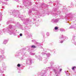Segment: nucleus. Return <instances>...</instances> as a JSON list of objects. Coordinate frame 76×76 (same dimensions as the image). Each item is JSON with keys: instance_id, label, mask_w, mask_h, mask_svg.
I'll list each match as a JSON object with an SVG mask.
<instances>
[{"instance_id": "46", "label": "nucleus", "mask_w": 76, "mask_h": 76, "mask_svg": "<svg viewBox=\"0 0 76 76\" xmlns=\"http://www.w3.org/2000/svg\"><path fill=\"white\" fill-rule=\"evenodd\" d=\"M42 4V6H44V4Z\"/></svg>"}, {"instance_id": "38", "label": "nucleus", "mask_w": 76, "mask_h": 76, "mask_svg": "<svg viewBox=\"0 0 76 76\" xmlns=\"http://www.w3.org/2000/svg\"><path fill=\"white\" fill-rule=\"evenodd\" d=\"M73 28V26H71L69 28V29H72Z\"/></svg>"}, {"instance_id": "54", "label": "nucleus", "mask_w": 76, "mask_h": 76, "mask_svg": "<svg viewBox=\"0 0 76 76\" xmlns=\"http://www.w3.org/2000/svg\"><path fill=\"white\" fill-rule=\"evenodd\" d=\"M34 20H36L35 19H34Z\"/></svg>"}, {"instance_id": "49", "label": "nucleus", "mask_w": 76, "mask_h": 76, "mask_svg": "<svg viewBox=\"0 0 76 76\" xmlns=\"http://www.w3.org/2000/svg\"><path fill=\"white\" fill-rule=\"evenodd\" d=\"M25 33H26V34H27V33H28L26 32V31H25Z\"/></svg>"}, {"instance_id": "61", "label": "nucleus", "mask_w": 76, "mask_h": 76, "mask_svg": "<svg viewBox=\"0 0 76 76\" xmlns=\"http://www.w3.org/2000/svg\"><path fill=\"white\" fill-rule=\"evenodd\" d=\"M56 76H58V75H56Z\"/></svg>"}, {"instance_id": "37", "label": "nucleus", "mask_w": 76, "mask_h": 76, "mask_svg": "<svg viewBox=\"0 0 76 76\" xmlns=\"http://www.w3.org/2000/svg\"><path fill=\"white\" fill-rule=\"evenodd\" d=\"M42 56H44V55L45 54V53H44V52H43L42 53Z\"/></svg>"}, {"instance_id": "40", "label": "nucleus", "mask_w": 76, "mask_h": 76, "mask_svg": "<svg viewBox=\"0 0 76 76\" xmlns=\"http://www.w3.org/2000/svg\"><path fill=\"white\" fill-rule=\"evenodd\" d=\"M20 37H22V33L20 34Z\"/></svg>"}, {"instance_id": "2", "label": "nucleus", "mask_w": 76, "mask_h": 76, "mask_svg": "<svg viewBox=\"0 0 76 76\" xmlns=\"http://www.w3.org/2000/svg\"><path fill=\"white\" fill-rule=\"evenodd\" d=\"M23 4L24 6L26 7V6H29L32 5V2L30 1H28L25 0L23 1Z\"/></svg>"}, {"instance_id": "24", "label": "nucleus", "mask_w": 76, "mask_h": 76, "mask_svg": "<svg viewBox=\"0 0 76 76\" xmlns=\"http://www.w3.org/2000/svg\"><path fill=\"white\" fill-rule=\"evenodd\" d=\"M23 56H24V55H23L22 57L20 58V60H23L24 59V57H23Z\"/></svg>"}, {"instance_id": "13", "label": "nucleus", "mask_w": 76, "mask_h": 76, "mask_svg": "<svg viewBox=\"0 0 76 76\" xmlns=\"http://www.w3.org/2000/svg\"><path fill=\"white\" fill-rule=\"evenodd\" d=\"M61 13V12H60V11H59L58 12V14H54V13H52V15H53L54 16H58V14H60Z\"/></svg>"}, {"instance_id": "20", "label": "nucleus", "mask_w": 76, "mask_h": 76, "mask_svg": "<svg viewBox=\"0 0 76 76\" xmlns=\"http://www.w3.org/2000/svg\"><path fill=\"white\" fill-rule=\"evenodd\" d=\"M12 23V22H11V21H8L6 23L7 25H8V24H9V23Z\"/></svg>"}, {"instance_id": "32", "label": "nucleus", "mask_w": 76, "mask_h": 76, "mask_svg": "<svg viewBox=\"0 0 76 76\" xmlns=\"http://www.w3.org/2000/svg\"><path fill=\"white\" fill-rule=\"evenodd\" d=\"M32 13V11L30 10L28 12V14H29V13Z\"/></svg>"}, {"instance_id": "33", "label": "nucleus", "mask_w": 76, "mask_h": 76, "mask_svg": "<svg viewBox=\"0 0 76 76\" xmlns=\"http://www.w3.org/2000/svg\"><path fill=\"white\" fill-rule=\"evenodd\" d=\"M61 39V40H63V41H61L60 42L61 43H63V41H64L63 40V39Z\"/></svg>"}, {"instance_id": "34", "label": "nucleus", "mask_w": 76, "mask_h": 76, "mask_svg": "<svg viewBox=\"0 0 76 76\" xmlns=\"http://www.w3.org/2000/svg\"><path fill=\"white\" fill-rule=\"evenodd\" d=\"M19 54H20V53H17L16 56H19Z\"/></svg>"}, {"instance_id": "18", "label": "nucleus", "mask_w": 76, "mask_h": 76, "mask_svg": "<svg viewBox=\"0 0 76 76\" xmlns=\"http://www.w3.org/2000/svg\"><path fill=\"white\" fill-rule=\"evenodd\" d=\"M7 40H5L3 42V44H7Z\"/></svg>"}, {"instance_id": "31", "label": "nucleus", "mask_w": 76, "mask_h": 76, "mask_svg": "<svg viewBox=\"0 0 76 76\" xmlns=\"http://www.w3.org/2000/svg\"><path fill=\"white\" fill-rule=\"evenodd\" d=\"M46 35L48 36H49V35H50V34H49V33L47 32L46 33Z\"/></svg>"}, {"instance_id": "29", "label": "nucleus", "mask_w": 76, "mask_h": 76, "mask_svg": "<svg viewBox=\"0 0 76 76\" xmlns=\"http://www.w3.org/2000/svg\"><path fill=\"white\" fill-rule=\"evenodd\" d=\"M58 29V27H55V30H57Z\"/></svg>"}, {"instance_id": "52", "label": "nucleus", "mask_w": 76, "mask_h": 76, "mask_svg": "<svg viewBox=\"0 0 76 76\" xmlns=\"http://www.w3.org/2000/svg\"><path fill=\"white\" fill-rule=\"evenodd\" d=\"M20 8H21V7H22V6H20Z\"/></svg>"}, {"instance_id": "43", "label": "nucleus", "mask_w": 76, "mask_h": 76, "mask_svg": "<svg viewBox=\"0 0 76 76\" xmlns=\"http://www.w3.org/2000/svg\"><path fill=\"white\" fill-rule=\"evenodd\" d=\"M75 38V36H73V39H74V38Z\"/></svg>"}, {"instance_id": "11", "label": "nucleus", "mask_w": 76, "mask_h": 76, "mask_svg": "<svg viewBox=\"0 0 76 76\" xmlns=\"http://www.w3.org/2000/svg\"><path fill=\"white\" fill-rule=\"evenodd\" d=\"M32 42H35V44H36L37 45V46H39L41 45V44L39 43L36 42V40H32Z\"/></svg>"}, {"instance_id": "45", "label": "nucleus", "mask_w": 76, "mask_h": 76, "mask_svg": "<svg viewBox=\"0 0 76 76\" xmlns=\"http://www.w3.org/2000/svg\"><path fill=\"white\" fill-rule=\"evenodd\" d=\"M62 18H61V19H63V16H61Z\"/></svg>"}, {"instance_id": "60", "label": "nucleus", "mask_w": 76, "mask_h": 76, "mask_svg": "<svg viewBox=\"0 0 76 76\" xmlns=\"http://www.w3.org/2000/svg\"><path fill=\"white\" fill-rule=\"evenodd\" d=\"M1 76H2V75H1Z\"/></svg>"}, {"instance_id": "5", "label": "nucleus", "mask_w": 76, "mask_h": 76, "mask_svg": "<svg viewBox=\"0 0 76 76\" xmlns=\"http://www.w3.org/2000/svg\"><path fill=\"white\" fill-rule=\"evenodd\" d=\"M32 61V60L31 58L27 59L26 61V64H29V65L31 64Z\"/></svg>"}, {"instance_id": "4", "label": "nucleus", "mask_w": 76, "mask_h": 76, "mask_svg": "<svg viewBox=\"0 0 76 76\" xmlns=\"http://www.w3.org/2000/svg\"><path fill=\"white\" fill-rule=\"evenodd\" d=\"M22 21L23 22V23L26 25L28 24V23H29L30 22H31V20L29 18H27L26 20H23Z\"/></svg>"}, {"instance_id": "22", "label": "nucleus", "mask_w": 76, "mask_h": 76, "mask_svg": "<svg viewBox=\"0 0 76 76\" xmlns=\"http://www.w3.org/2000/svg\"><path fill=\"white\" fill-rule=\"evenodd\" d=\"M30 54L31 56H34L35 54V53H32V52H30Z\"/></svg>"}, {"instance_id": "35", "label": "nucleus", "mask_w": 76, "mask_h": 76, "mask_svg": "<svg viewBox=\"0 0 76 76\" xmlns=\"http://www.w3.org/2000/svg\"><path fill=\"white\" fill-rule=\"evenodd\" d=\"M3 72H3V71H2V70L0 69V73H3Z\"/></svg>"}, {"instance_id": "19", "label": "nucleus", "mask_w": 76, "mask_h": 76, "mask_svg": "<svg viewBox=\"0 0 76 76\" xmlns=\"http://www.w3.org/2000/svg\"><path fill=\"white\" fill-rule=\"evenodd\" d=\"M47 59L45 58H44V62L45 63H46L47 62L48 60Z\"/></svg>"}, {"instance_id": "44", "label": "nucleus", "mask_w": 76, "mask_h": 76, "mask_svg": "<svg viewBox=\"0 0 76 76\" xmlns=\"http://www.w3.org/2000/svg\"><path fill=\"white\" fill-rule=\"evenodd\" d=\"M35 57L36 58H38V56H37V55H35Z\"/></svg>"}, {"instance_id": "41", "label": "nucleus", "mask_w": 76, "mask_h": 76, "mask_svg": "<svg viewBox=\"0 0 76 76\" xmlns=\"http://www.w3.org/2000/svg\"><path fill=\"white\" fill-rule=\"evenodd\" d=\"M57 9L56 8L55 9L54 11L55 12H56V11H57Z\"/></svg>"}, {"instance_id": "47", "label": "nucleus", "mask_w": 76, "mask_h": 76, "mask_svg": "<svg viewBox=\"0 0 76 76\" xmlns=\"http://www.w3.org/2000/svg\"><path fill=\"white\" fill-rule=\"evenodd\" d=\"M14 0V1H18V0Z\"/></svg>"}, {"instance_id": "64", "label": "nucleus", "mask_w": 76, "mask_h": 76, "mask_svg": "<svg viewBox=\"0 0 76 76\" xmlns=\"http://www.w3.org/2000/svg\"><path fill=\"white\" fill-rule=\"evenodd\" d=\"M20 18H22V17H20Z\"/></svg>"}, {"instance_id": "12", "label": "nucleus", "mask_w": 76, "mask_h": 76, "mask_svg": "<svg viewBox=\"0 0 76 76\" xmlns=\"http://www.w3.org/2000/svg\"><path fill=\"white\" fill-rule=\"evenodd\" d=\"M67 17H69L71 16L70 18L71 19L72 18H73V17L72 16V13H70L69 14H68L67 15H66Z\"/></svg>"}, {"instance_id": "1", "label": "nucleus", "mask_w": 76, "mask_h": 76, "mask_svg": "<svg viewBox=\"0 0 76 76\" xmlns=\"http://www.w3.org/2000/svg\"><path fill=\"white\" fill-rule=\"evenodd\" d=\"M10 29V31H7L8 33H9L10 35H12L13 34L14 36L16 35V33L15 32V27L13 26H12L11 25H9V28Z\"/></svg>"}, {"instance_id": "6", "label": "nucleus", "mask_w": 76, "mask_h": 76, "mask_svg": "<svg viewBox=\"0 0 76 76\" xmlns=\"http://www.w3.org/2000/svg\"><path fill=\"white\" fill-rule=\"evenodd\" d=\"M11 12H12V11H11L10 12V15H13V16H14L15 17V16H18V17H19V15H18V12H16V11H14L12 13Z\"/></svg>"}, {"instance_id": "55", "label": "nucleus", "mask_w": 76, "mask_h": 76, "mask_svg": "<svg viewBox=\"0 0 76 76\" xmlns=\"http://www.w3.org/2000/svg\"><path fill=\"white\" fill-rule=\"evenodd\" d=\"M33 11H35L34 10H32Z\"/></svg>"}, {"instance_id": "16", "label": "nucleus", "mask_w": 76, "mask_h": 76, "mask_svg": "<svg viewBox=\"0 0 76 76\" xmlns=\"http://www.w3.org/2000/svg\"><path fill=\"white\" fill-rule=\"evenodd\" d=\"M65 72L67 76H69V72H68V71H65Z\"/></svg>"}, {"instance_id": "56", "label": "nucleus", "mask_w": 76, "mask_h": 76, "mask_svg": "<svg viewBox=\"0 0 76 76\" xmlns=\"http://www.w3.org/2000/svg\"><path fill=\"white\" fill-rule=\"evenodd\" d=\"M69 7L70 8V7H70V6H69Z\"/></svg>"}, {"instance_id": "10", "label": "nucleus", "mask_w": 76, "mask_h": 76, "mask_svg": "<svg viewBox=\"0 0 76 76\" xmlns=\"http://www.w3.org/2000/svg\"><path fill=\"white\" fill-rule=\"evenodd\" d=\"M46 73V71H45V70H43L41 71L40 75L41 76H45V74Z\"/></svg>"}, {"instance_id": "26", "label": "nucleus", "mask_w": 76, "mask_h": 76, "mask_svg": "<svg viewBox=\"0 0 76 76\" xmlns=\"http://www.w3.org/2000/svg\"><path fill=\"white\" fill-rule=\"evenodd\" d=\"M31 48H36L37 47L35 45H32L31 46Z\"/></svg>"}, {"instance_id": "9", "label": "nucleus", "mask_w": 76, "mask_h": 76, "mask_svg": "<svg viewBox=\"0 0 76 76\" xmlns=\"http://www.w3.org/2000/svg\"><path fill=\"white\" fill-rule=\"evenodd\" d=\"M59 19H53L52 20L51 22L52 23H57L59 21Z\"/></svg>"}, {"instance_id": "39", "label": "nucleus", "mask_w": 76, "mask_h": 76, "mask_svg": "<svg viewBox=\"0 0 76 76\" xmlns=\"http://www.w3.org/2000/svg\"><path fill=\"white\" fill-rule=\"evenodd\" d=\"M3 58H4V59L6 58V56H3Z\"/></svg>"}, {"instance_id": "30", "label": "nucleus", "mask_w": 76, "mask_h": 76, "mask_svg": "<svg viewBox=\"0 0 76 76\" xmlns=\"http://www.w3.org/2000/svg\"><path fill=\"white\" fill-rule=\"evenodd\" d=\"M76 68V67L75 66H74L72 68V70H74V69H75Z\"/></svg>"}, {"instance_id": "27", "label": "nucleus", "mask_w": 76, "mask_h": 76, "mask_svg": "<svg viewBox=\"0 0 76 76\" xmlns=\"http://www.w3.org/2000/svg\"><path fill=\"white\" fill-rule=\"evenodd\" d=\"M1 3H2L3 4H7V2H1Z\"/></svg>"}, {"instance_id": "23", "label": "nucleus", "mask_w": 76, "mask_h": 76, "mask_svg": "<svg viewBox=\"0 0 76 76\" xmlns=\"http://www.w3.org/2000/svg\"><path fill=\"white\" fill-rule=\"evenodd\" d=\"M46 55L48 57H50V54L49 53H47L46 54Z\"/></svg>"}, {"instance_id": "63", "label": "nucleus", "mask_w": 76, "mask_h": 76, "mask_svg": "<svg viewBox=\"0 0 76 76\" xmlns=\"http://www.w3.org/2000/svg\"><path fill=\"white\" fill-rule=\"evenodd\" d=\"M73 16H75V15H73Z\"/></svg>"}, {"instance_id": "53", "label": "nucleus", "mask_w": 76, "mask_h": 76, "mask_svg": "<svg viewBox=\"0 0 76 76\" xmlns=\"http://www.w3.org/2000/svg\"><path fill=\"white\" fill-rule=\"evenodd\" d=\"M29 37H31V34L30 35H29Z\"/></svg>"}, {"instance_id": "17", "label": "nucleus", "mask_w": 76, "mask_h": 76, "mask_svg": "<svg viewBox=\"0 0 76 76\" xmlns=\"http://www.w3.org/2000/svg\"><path fill=\"white\" fill-rule=\"evenodd\" d=\"M72 42L73 44H74L75 45H76V42L75 41V40L74 39H73L72 40Z\"/></svg>"}, {"instance_id": "62", "label": "nucleus", "mask_w": 76, "mask_h": 76, "mask_svg": "<svg viewBox=\"0 0 76 76\" xmlns=\"http://www.w3.org/2000/svg\"><path fill=\"white\" fill-rule=\"evenodd\" d=\"M23 50H25V49H23Z\"/></svg>"}, {"instance_id": "3", "label": "nucleus", "mask_w": 76, "mask_h": 76, "mask_svg": "<svg viewBox=\"0 0 76 76\" xmlns=\"http://www.w3.org/2000/svg\"><path fill=\"white\" fill-rule=\"evenodd\" d=\"M62 71V69H60L59 70V71L58 72V69H54L53 71L55 73L56 76L58 75V76H59V74L60 73V72Z\"/></svg>"}, {"instance_id": "36", "label": "nucleus", "mask_w": 76, "mask_h": 76, "mask_svg": "<svg viewBox=\"0 0 76 76\" xmlns=\"http://www.w3.org/2000/svg\"><path fill=\"white\" fill-rule=\"evenodd\" d=\"M17 66L18 67H20V64H18L17 65Z\"/></svg>"}, {"instance_id": "50", "label": "nucleus", "mask_w": 76, "mask_h": 76, "mask_svg": "<svg viewBox=\"0 0 76 76\" xmlns=\"http://www.w3.org/2000/svg\"><path fill=\"white\" fill-rule=\"evenodd\" d=\"M1 57H2V56L1 55H0V58Z\"/></svg>"}, {"instance_id": "21", "label": "nucleus", "mask_w": 76, "mask_h": 76, "mask_svg": "<svg viewBox=\"0 0 76 76\" xmlns=\"http://www.w3.org/2000/svg\"><path fill=\"white\" fill-rule=\"evenodd\" d=\"M6 29H7V30H8V28H3V29H2V31L3 32H5V31H6Z\"/></svg>"}, {"instance_id": "7", "label": "nucleus", "mask_w": 76, "mask_h": 76, "mask_svg": "<svg viewBox=\"0 0 76 76\" xmlns=\"http://www.w3.org/2000/svg\"><path fill=\"white\" fill-rule=\"evenodd\" d=\"M54 62H50V64L51 65V67H48L47 68L46 71V72H47V71L48 72V71H50V69H51V68H53V66H52V65H53V64H54Z\"/></svg>"}, {"instance_id": "28", "label": "nucleus", "mask_w": 76, "mask_h": 76, "mask_svg": "<svg viewBox=\"0 0 76 76\" xmlns=\"http://www.w3.org/2000/svg\"><path fill=\"white\" fill-rule=\"evenodd\" d=\"M60 31H64V29L63 28H61L60 29Z\"/></svg>"}, {"instance_id": "25", "label": "nucleus", "mask_w": 76, "mask_h": 76, "mask_svg": "<svg viewBox=\"0 0 76 76\" xmlns=\"http://www.w3.org/2000/svg\"><path fill=\"white\" fill-rule=\"evenodd\" d=\"M0 50L2 54H4V50H2L1 49H0Z\"/></svg>"}, {"instance_id": "59", "label": "nucleus", "mask_w": 76, "mask_h": 76, "mask_svg": "<svg viewBox=\"0 0 76 76\" xmlns=\"http://www.w3.org/2000/svg\"><path fill=\"white\" fill-rule=\"evenodd\" d=\"M36 26H38L37 25H36Z\"/></svg>"}, {"instance_id": "57", "label": "nucleus", "mask_w": 76, "mask_h": 76, "mask_svg": "<svg viewBox=\"0 0 76 76\" xmlns=\"http://www.w3.org/2000/svg\"><path fill=\"white\" fill-rule=\"evenodd\" d=\"M43 37H44V35H43Z\"/></svg>"}, {"instance_id": "8", "label": "nucleus", "mask_w": 76, "mask_h": 76, "mask_svg": "<svg viewBox=\"0 0 76 76\" xmlns=\"http://www.w3.org/2000/svg\"><path fill=\"white\" fill-rule=\"evenodd\" d=\"M68 38L65 36H63V35L59 37L60 39H63V41H65V39H67Z\"/></svg>"}, {"instance_id": "58", "label": "nucleus", "mask_w": 76, "mask_h": 76, "mask_svg": "<svg viewBox=\"0 0 76 76\" xmlns=\"http://www.w3.org/2000/svg\"><path fill=\"white\" fill-rule=\"evenodd\" d=\"M50 73H52V72H50Z\"/></svg>"}, {"instance_id": "42", "label": "nucleus", "mask_w": 76, "mask_h": 76, "mask_svg": "<svg viewBox=\"0 0 76 76\" xmlns=\"http://www.w3.org/2000/svg\"><path fill=\"white\" fill-rule=\"evenodd\" d=\"M2 32H3V31H1V30H0V34L1 33H2Z\"/></svg>"}, {"instance_id": "14", "label": "nucleus", "mask_w": 76, "mask_h": 76, "mask_svg": "<svg viewBox=\"0 0 76 76\" xmlns=\"http://www.w3.org/2000/svg\"><path fill=\"white\" fill-rule=\"evenodd\" d=\"M2 67H3V69L4 70H6V66H5V64L4 63H3L2 64Z\"/></svg>"}, {"instance_id": "51", "label": "nucleus", "mask_w": 76, "mask_h": 76, "mask_svg": "<svg viewBox=\"0 0 76 76\" xmlns=\"http://www.w3.org/2000/svg\"><path fill=\"white\" fill-rule=\"evenodd\" d=\"M5 1H8V0H4Z\"/></svg>"}, {"instance_id": "15", "label": "nucleus", "mask_w": 76, "mask_h": 76, "mask_svg": "<svg viewBox=\"0 0 76 76\" xmlns=\"http://www.w3.org/2000/svg\"><path fill=\"white\" fill-rule=\"evenodd\" d=\"M38 58H38V59H39V61H42V57H41L40 56H39L38 57Z\"/></svg>"}, {"instance_id": "48", "label": "nucleus", "mask_w": 76, "mask_h": 76, "mask_svg": "<svg viewBox=\"0 0 76 76\" xmlns=\"http://www.w3.org/2000/svg\"><path fill=\"white\" fill-rule=\"evenodd\" d=\"M2 76H5V75L4 74H3V75H2Z\"/></svg>"}]
</instances>
